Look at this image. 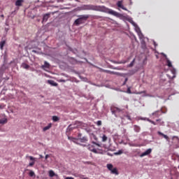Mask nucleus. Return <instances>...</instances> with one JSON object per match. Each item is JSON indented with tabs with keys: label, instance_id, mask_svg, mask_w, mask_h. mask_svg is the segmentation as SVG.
<instances>
[{
	"label": "nucleus",
	"instance_id": "obj_44",
	"mask_svg": "<svg viewBox=\"0 0 179 179\" xmlns=\"http://www.w3.org/2000/svg\"><path fill=\"white\" fill-rule=\"evenodd\" d=\"M65 179H74V178H73V177H66V178H65Z\"/></svg>",
	"mask_w": 179,
	"mask_h": 179
},
{
	"label": "nucleus",
	"instance_id": "obj_15",
	"mask_svg": "<svg viewBox=\"0 0 179 179\" xmlns=\"http://www.w3.org/2000/svg\"><path fill=\"white\" fill-rule=\"evenodd\" d=\"M157 134L159 135V136H163V138H165L166 141H169V137L168 136L164 134L163 133H162L160 131H158Z\"/></svg>",
	"mask_w": 179,
	"mask_h": 179
},
{
	"label": "nucleus",
	"instance_id": "obj_25",
	"mask_svg": "<svg viewBox=\"0 0 179 179\" xmlns=\"http://www.w3.org/2000/svg\"><path fill=\"white\" fill-rule=\"evenodd\" d=\"M22 67L24 69H29V65L27 64V63H22Z\"/></svg>",
	"mask_w": 179,
	"mask_h": 179
},
{
	"label": "nucleus",
	"instance_id": "obj_5",
	"mask_svg": "<svg viewBox=\"0 0 179 179\" xmlns=\"http://www.w3.org/2000/svg\"><path fill=\"white\" fill-rule=\"evenodd\" d=\"M117 6L125 11H127V8L126 7H124V6L123 5V0L121 1H118L117 2Z\"/></svg>",
	"mask_w": 179,
	"mask_h": 179
},
{
	"label": "nucleus",
	"instance_id": "obj_50",
	"mask_svg": "<svg viewBox=\"0 0 179 179\" xmlns=\"http://www.w3.org/2000/svg\"><path fill=\"white\" fill-rule=\"evenodd\" d=\"M127 118L128 120H131V116H127Z\"/></svg>",
	"mask_w": 179,
	"mask_h": 179
},
{
	"label": "nucleus",
	"instance_id": "obj_55",
	"mask_svg": "<svg viewBox=\"0 0 179 179\" xmlns=\"http://www.w3.org/2000/svg\"><path fill=\"white\" fill-rule=\"evenodd\" d=\"M1 17H4V15H1Z\"/></svg>",
	"mask_w": 179,
	"mask_h": 179
},
{
	"label": "nucleus",
	"instance_id": "obj_56",
	"mask_svg": "<svg viewBox=\"0 0 179 179\" xmlns=\"http://www.w3.org/2000/svg\"><path fill=\"white\" fill-rule=\"evenodd\" d=\"M32 52H36V50H32Z\"/></svg>",
	"mask_w": 179,
	"mask_h": 179
},
{
	"label": "nucleus",
	"instance_id": "obj_14",
	"mask_svg": "<svg viewBox=\"0 0 179 179\" xmlns=\"http://www.w3.org/2000/svg\"><path fill=\"white\" fill-rule=\"evenodd\" d=\"M157 134L159 135V136H163V138H165L166 141H169V137L168 136L164 134L163 133H162L160 131H158Z\"/></svg>",
	"mask_w": 179,
	"mask_h": 179
},
{
	"label": "nucleus",
	"instance_id": "obj_12",
	"mask_svg": "<svg viewBox=\"0 0 179 179\" xmlns=\"http://www.w3.org/2000/svg\"><path fill=\"white\" fill-rule=\"evenodd\" d=\"M134 130L135 132L139 133L141 130V128L140 127V126H138L137 124H134Z\"/></svg>",
	"mask_w": 179,
	"mask_h": 179
},
{
	"label": "nucleus",
	"instance_id": "obj_10",
	"mask_svg": "<svg viewBox=\"0 0 179 179\" xmlns=\"http://www.w3.org/2000/svg\"><path fill=\"white\" fill-rule=\"evenodd\" d=\"M161 112L162 110H156L155 112H153V113H152V115L155 116V117H159L162 115Z\"/></svg>",
	"mask_w": 179,
	"mask_h": 179
},
{
	"label": "nucleus",
	"instance_id": "obj_43",
	"mask_svg": "<svg viewBox=\"0 0 179 179\" xmlns=\"http://www.w3.org/2000/svg\"><path fill=\"white\" fill-rule=\"evenodd\" d=\"M50 157V156L48 155H46L45 157V159H48Z\"/></svg>",
	"mask_w": 179,
	"mask_h": 179
},
{
	"label": "nucleus",
	"instance_id": "obj_29",
	"mask_svg": "<svg viewBox=\"0 0 179 179\" xmlns=\"http://www.w3.org/2000/svg\"><path fill=\"white\" fill-rule=\"evenodd\" d=\"M52 121L56 122L59 121V117H58V116H52Z\"/></svg>",
	"mask_w": 179,
	"mask_h": 179
},
{
	"label": "nucleus",
	"instance_id": "obj_34",
	"mask_svg": "<svg viewBox=\"0 0 179 179\" xmlns=\"http://www.w3.org/2000/svg\"><path fill=\"white\" fill-rule=\"evenodd\" d=\"M29 176L30 177H34V176H35V173L32 171H30L29 173Z\"/></svg>",
	"mask_w": 179,
	"mask_h": 179
},
{
	"label": "nucleus",
	"instance_id": "obj_4",
	"mask_svg": "<svg viewBox=\"0 0 179 179\" xmlns=\"http://www.w3.org/2000/svg\"><path fill=\"white\" fill-rule=\"evenodd\" d=\"M26 158H28L31 162L29 163L28 166L33 167L36 164V158L29 155H27Z\"/></svg>",
	"mask_w": 179,
	"mask_h": 179
},
{
	"label": "nucleus",
	"instance_id": "obj_38",
	"mask_svg": "<svg viewBox=\"0 0 179 179\" xmlns=\"http://www.w3.org/2000/svg\"><path fill=\"white\" fill-rule=\"evenodd\" d=\"M102 71L103 73H108V74L110 73V70L102 69Z\"/></svg>",
	"mask_w": 179,
	"mask_h": 179
},
{
	"label": "nucleus",
	"instance_id": "obj_57",
	"mask_svg": "<svg viewBox=\"0 0 179 179\" xmlns=\"http://www.w3.org/2000/svg\"><path fill=\"white\" fill-rule=\"evenodd\" d=\"M83 179H88V178H83Z\"/></svg>",
	"mask_w": 179,
	"mask_h": 179
},
{
	"label": "nucleus",
	"instance_id": "obj_2",
	"mask_svg": "<svg viewBox=\"0 0 179 179\" xmlns=\"http://www.w3.org/2000/svg\"><path fill=\"white\" fill-rule=\"evenodd\" d=\"M90 15H78V18L74 21V24L76 26H79L80 24H84L90 18Z\"/></svg>",
	"mask_w": 179,
	"mask_h": 179
},
{
	"label": "nucleus",
	"instance_id": "obj_39",
	"mask_svg": "<svg viewBox=\"0 0 179 179\" xmlns=\"http://www.w3.org/2000/svg\"><path fill=\"white\" fill-rule=\"evenodd\" d=\"M96 125L97 126H101L102 125V122H101V120H98L97 122H96Z\"/></svg>",
	"mask_w": 179,
	"mask_h": 179
},
{
	"label": "nucleus",
	"instance_id": "obj_20",
	"mask_svg": "<svg viewBox=\"0 0 179 179\" xmlns=\"http://www.w3.org/2000/svg\"><path fill=\"white\" fill-rule=\"evenodd\" d=\"M110 74H111V75H116V76H122L121 73L117 72V71H110Z\"/></svg>",
	"mask_w": 179,
	"mask_h": 179
},
{
	"label": "nucleus",
	"instance_id": "obj_40",
	"mask_svg": "<svg viewBox=\"0 0 179 179\" xmlns=\"http://www.w3.org/2000/svg\"><path fill=\"white\" fill-rule=\"evenodd\" d=\"M138 34H139V32H141V29L139 27H137L136 29Z\"/></svg>",
	"mask_w": 179,
	"mask_h": 179
},
{
	"label": "nucleus",
	"instance_id": "obj_45",
	"mask_svg": "<svg viewBox=\"0 0 179 179\" xmlns=\"http://www.w3.org/2000/svg\"><path fill=\"white\" fill-rule=\"evenodd\" d=\"M4 108V105H0V109Z\"/></svg>",
	"mask_w": 179,
	"mask_h": 179
},
{
	"label": "nucleus",
	"instance_id": "obj_31",
	"mask_svg": "<svg viewBox=\"0 0 179 179\" xmlns=\"http://www.w3.org/2000/svg\"><path fill=\"white\" fill-rule=\"evenodd\" d=\"M138 36L140 39H143V38H144V36L142 32H138Z\"/></svg>",
	"mask_w": 179,
	"mask_h": 179
},
{
	"label": "nucleus",
	"instance_id": "obj_28",
	"mask_svg": "<svg viewBox=\"0 0 179 179\" xmlns=\"http://www.w3.org/2000/svg\"><path fill=\"white\" fill-rule=\"evenodd\" d=\"M8 122V119H0V124H4Z\"/></svg>",
	"mask_w": 179,
	"mask_h": 179
},
{
	"label": "nucleus",
	"instance_id": "obj_36",
	"mask_svg": "<svg viewBox=\"0 0 179 179\" xmlns=\"http://www.w3.org/2000/svg\"><path fill=\"white\" fill-rule=\"evenodd\" d=\"M131 89V87H128L127 91V94H132Z\"/></svg>",
	"mask_w": 179,
	"mask_h": 179
},
{
	"label": "nucleus",
	"instance_id": "obj_42",
	"mask_svg": "<svg viewBox=\"0 0 179 179\" xmlns=\"http://www.w3.org/2000/svg\"><path fill=\"white\" fill-rule=\"evenodd\" d=\"M59 83H66V80H59Z\"/></svg>",
	"mask_w": 179,
	"mask_h": 179
},
{
	"label": "nucleus",
	"instance_id": "obj_1",
	"mask_svg": "<svg viewBox=\"0 0 179 179\" xmlns=\"http://www.w3.org/2000/svg\"><path fill=\"white\" fill-rule=\"evenodd\" d=\"M82 10H94V11H102L103 6H95L92 4L83 5L81 6Z\"/></svg>",
	"mask_w": 179,
	"mask_h": 179
},
{
	"label": "nucleus",
	"instance_id": "obj_22",
	"mask_svg": "<svg viewBox=\"0 0 179 179\" xmlns=\"http://www.w3.org/2000/svg\"><path fill=\"white\" fill-rule=\"evenodd\" d=\"M82 136H83V134H78V139L73 138V142H74V143H76V144H78V143H77V142H76V141H79V140H80V138H81V137H82Z\"/></svg>",
	"mask_w": 179,
	"mask_h": 179
},
{
	"label": "nucleus",
	"instance_id": "obj_58",
	"mask_svg": "<svg viewBox=\"0 0 179 179\" xmlns=\"http://www.w3.org/2000/svg\"><path fill=\"white\" fill-rule=\"evenodd\" d=\"M178 169H179V166H178Z\"/></svg>",
	"mask_w": 179,
	"mask_h": 179
},
{
	"label": "nucleus",
	"instance_id": "obj_54",
	"mask_svg": "<svg viewBox=\"0 0 179 179\" xmlns=\"http://www.w3.org/2000/svg\"><path fill=\"white\" fill-rule=\"evenodd\" d=\"M128 80V78H125V83H127Z\"/></svg>",
	"mask_w": 179,
	"mask_h": 179
},
{
	"label": "nucleus",
	"instance_id": "obj_53",
	"mask_svg": "<svg viewBox=\"0 0 179 179\" xmlns=\"http://www.w3.org/2000/svg\"><path fill=\"white\" fill-rule=\"evenodd\" d=\"M39 157H40V159H43V156L41 155H39Z\"/></svg>",
	"mask_w": 179,
	"mask_h": 179
},
{
	"label": "nucleus",
	"instance_id": "obj_24",
	"mask_svg": "<svg viewBox=\"0 0 179 179\" xmlns=\"http://www.w3.org/2000/svg\"><path fill=\"white\" fill-rule=\"evenodd\" d=\"M110 173L112 174H115V175H118L119 174L118 171L116 168L113 169L112 171H110Z\"/></svg>",
	"mask_w": 179,
	"mask_h": 179
},
{
	"label": "nucleus",
	"instance_id": "obj_21",
	"mask_svg": "<svg viewBox=\"0 0 179 179\" xmlns=\"http://www.w3.org/2000/svg\"><path fill=\"white\" fill-rule=\"evenodd\" d=\"M110 74H111V75H116V76H122L121 73L117 72V71H110Z\"/></svg>",
	"mask_w": 179,
	"mask_h": 179
},
{
	"label": "nucleus",
	"instance_id": "obj_52",
	"mask_svg": "<svg viewBox=\"0 0 179 179\" xmlns=\"http://www.w3.org/2000/svg\"><path fill=\"white\" fill-rule=\"evenodd\" d=\"M114 69H115V70H120V69H119L118 67H115Z\"/></svg>",
	"mask_w": 179,
	"mask_h": 179
},
{
	"label": "nucleus",
	"instance_id": "obj_30",
	"mask_svg": "<svg viewBox=\"0 0 179 179\" xmlns=\"http://www.w3.org/2000/svg\"><path fill=\"white\" fill-rule=\"evenodd\" d=\"M136 59H133L131 63L128 65V67H133L134 65V62H135Z\"/></svg>",
	"mask_w": 179,
	"mask_h": 179
},
{
	"label": "nucleus",
	"instance_id": "obj_11",
	"mask_svg": "<svg viewBox=\"0 0 179 179\" xmlns=\"http://www.w3.org/2000/svg\"><path fill=\"white\" fill-rule=\"evenodd\" d=\"M88 150H90L91 152H94V153H97V150L96 149H95L94 145H88Z\"/></svg>",
	"mask_w": 179,
	"mask_h": 179
},
{
	"label": "nucleus",
	"instance_id": "obj_47",
	"mask_svg": "<svg viewBox=\"0 0 179 179\" xmlns=\"http://www.w3.org/2000/svg\"><path fill=\"white\" fill-rule=\"evenodd\" d=\"M146 120H147L148 122H150V123H151L152 121V120H151V119H146Z\"/></svg>",
	"mask_w": 179,
	"mask_h": 179
},
{
	"label": "nucleus",
	"instance_id": "obj_6",
	"mask_svg": "<svg viewBox=\"0 0 179 179\" xmlns=\"http://www.w3.org/2000/svg\"><path fill=\"white\" fill-rule=\"evenodd\" d=\"M111 113L114 115H116L117 113H121L122 110V109H120V108H116L115 106H113L110 108Z\"/></svg>",
	"mask_w": 179,
	"mask_h": 179
},
{
	"label": "nucleus",
	"instance_id": "obj_9",
	"mask_svg": "<svg viewBox=\"0 0 179 179\" xmlns=\"http://www.w3.org/2000/svg\"><path fill=\"white\" fill-rule=\"evenodd\" d=\"M24 2V0H16L15 6L17 7L22 6V3Z\"/></svg>",
	"mask_w": 179,
	"mask_h": 179
},
{
	"label": "nucleus",
	"instance_id": "obj_8",
	"mask_svg": "<svg viewBox=\"0 0 179 179\" xmlns=\"http://www.w3.org/2000/svg\"><path fill=\"white\" fill-rule=\"evenodd\" d=\"M152 149H148L145 152H143L141 155V157H145V156H147V155H149L152 153Z\"/></svg>",
	"mask_w": 179,
	"mask_h": 179
},
{
	"label": "nucleus",
	"instance_id": "obj_19",
	"mask_svg": "<svg viewBox=\"0 0 179 179\" xmlns=\"http://www.w3.org/2000/svg\"><path fill=\"white\" fill-rule=\"evenodd\" d=\"M6 45V41H1L0 42V50H3V47Z\"/></svg>",
	"mask_w": 179,
	"mask_h": 179
},
{
	"label": "nucleus",
	"instance_id": "obj_3",
	"mask_svg": "<svg viewBox=\"0 0 179 179\" xmlns=\"http://www.w3.org/2000/svg\"><path fill=\"white\" fill-rule=\"evenodd\" d=\"M107 13L111 15H113L116 17H122V14L113 10V9H110V8H107Z\"/></svg>",
	"mask_w": 179,
	"mask_h": 179
},
{
	"label": "nucleus",
	"instance_id": "obj_23",
	"mask_svg": "<svg viewBox=\"0 0 179 179\" xmlns=\"http://www.w3.org/2000/svg\"><path fill=\"white\" fill-rule=\"evenodd\" d=\"M51 127H52V124H50L48 126H45V127H43V131H46L49 130Z\"/></svg>",
	"mask_w": 179,
	"mask_h": 179
},
{
	"label": "nucleus",
	"instance_id": "obj_17",
	"mask_svg": "<svg viewBox=\"0 0 179 179\" xmlns=\"http://www.w3.org/2000/svg\"><path fill=\"white\" fill-rule=\"evenodd\" d=\"M79 141H80V143H85L87 141H88V138H87V137L84 136L81 138H79Z\"/></svg>",
	"mask_w": 179,
	"mask_h": 179
},
{
	"label": "nucleus",
	"instance_id": "obj_35",
	"mask_svg": "<svg viewBox=\"0 0 179 179\" xmlns=\"http://www.w3.org/2000/svg\"><path fill=\"white\" fill-rule=\"evenodd\" d=\"M114 63L117 64H126V61L115 62Z\"/></svg>",
	"mask_w": 179,
	"mask_h": 179
},
{
	"label": "nucleus",
	"instance_id": "obj_32",
	"mask_svg": "<svg viewBox=\"0 0 179 179\" xmlns=\"http://www.w3.org/2000/svg\"><path fill=\"white\" fill-rule=\"evenodd\" d=\"M108 141V137L106 135H103L102 136V142H106Z\"/></svg>",
	"mask_w": 179,
	"mask_h": 179
},
{
	"label": "nucleus",
	"instance_id": "obj_51",
	"mask_svg": "<svg viewBox=\"0 0 179 179\" xmlns=\"http://www.w3.org/2000/svg\"><path fill=\"white\" fill-rule=\"evenodd\" d=\"M143 93H145V91H143V92H138V94H142Z\"/></svg>",
	"mask_w": 179,
	"mask_h": 179
},
{
	"label": "nucleus",
	"instance_id": "obj_48",
	"mask_svg": "<svg viewBox=\"0 0 179 179\" xmlns=\"http://www.w3.org/2000/svg\"><path fill=\"white\" fill-rule=\"evenodd\" d=\"M162 121V119H157L156 122H161Z\"/></svg>",
	"mask_w": 179,
	"mask_h": 179
},
{
	"label": "nucleus",
	"instance_id": "obj_41",
	"mask_svg": "<svg viewBox=\"0 0 179 179\" xmlns=\"http://www.w3.org/2000/svg\"><path fill=\"white\" fill-rule=\"evenodd\" d=\"M151 124H152L153 125H157V123H156V122H154V120H152Z\"/></svg>",
	"mask_w": 179,
	"mask_h": 179
},
{
	"label": "nucleus",
	"instance_id": "obj_7",
	"mask_svg": "<svg viewBox=\"0 0 179 179\" xmlns=\"http://www.w3.org/2000/svg\"><path fill=\"white\" fill-rule=\"evenodd\" d=\"M50 15H51L50 13H45V15H43L42 23L46 22L48 20V19L50 17Z\"/></svg>",
	"mask_w": 179,
	"mask_h": 179
},
{
	"label": "nucleus",
	"instance_id": "obj_18",
	"mask_svg": "<svg viewBox=\"0 0 179 179\" xmlns=\"http://www.w3.org/2000/svg\"><path fill=\"white\" fill-rule=\"evenodd\" d=\"M48 83L52 86L57 87L58 85L57 83H55L52 80H48Z\"/></svg>",
	"mask_w": 179,
	"mask_h": 179
},
{
	"label": "nucleus",
	"instance_id": "obj_27",
	"mask_svg": "<svg viewBox=\"0 0 179 179\" xmlns=\"http://www.w3.org/2000/svg\"><path fill=\"white\" fill-rule=\"evenodd\" d=\"M166 64L169 67H173L172 62L170 59H166Z\"/></svg>",
	"mask_w": 179,
	"mask_h": 179
},
{
	"label": "nucleus",
	"instance_id": "obj_13",
	"mask_svg": "<svg viewBox=\"0 0 179 179\" xmlns=\"http://www.w3.org/2000/svg\"><path fill=\"white\" fill-rule=\"evenodd\" d=\"M157 134L159 135V136H163V138H165L166 141H169V137L168 136L164 134L163 133H162L160 131H158Z\"/></svg>",
	"mask_w": 179,
	"mask_h": 179
},
{
	"label": "nucleus",
	"instance_id": "obj_49",
	"mask_svg": "<svg viewBox=\"0 0 179 179\" xmlns=\"http://www.w3.org/2000/svg\"><path fill=\"white\" fill-rule=\"evenodd\" d=\"M93 144H95L96 145H97V146L100 147V145H99V144H98V143H96L93 142Z\"/></svg>",
	"mask_w": 179,
	"mask_h": 179
},
{
	"label": "nucleus",
	"instance_id": "obj_46",
	"mask_svg": "<svg viewBox=\"0 0 179 179\" xmlns=\"http://www.w3.org/2000/svg\"><path fill=\"white\" fill-rule=\"evenodd\" d=\"M146 120H147L148 122H150V123H151L152 121V120H151V119H146Z\"/></svg>",
	"mask_w": 179,
	"mask_h": 179
},
{
	"label": "nucleus",
	"instance_id": "obj_37",
	"mask_svg": "<svg viewBox=\"0 0 179 179\" xmlns=\"http://www.w3.org/2000/svg\"><path fill=\"white\" fill-rule=\"evenodd\" d=\"M122 154H123V151L122 150H119L118 152L115 153V155H120Z\"/></svg>",
	"mask_w": 179,
	"mask_h": 179
},
{
	"label": "nucleus",
	"instance_id": "obj_33",
	"mask_svg": "<svg viewBox=\"0 0 179 179\" xmlns=\"http://www.w3.org/2000/svg\"><path fill=\"white\" fill-rule=\"evenodd\" d=\"M49 176L50 177H54L55 176V172L53 171H49Z\"/></svg>",
	"mask_w": 179,
	"mask_h": 179
},
{
	"label": "nucleus",
	"instance_id": "obj_26",
	"mask_svg": "<svg viewBox=\"0 0 179 179\" xmlns=\"http://www.w3.org/2000/svg\"><path fill=\"white\" fill-rule=\"evenodd\" d=\"M106 167L110 171H111L113 169V165L111 164H107Z\"/></svg>",
	"mask_w": 179,
	"mask_h": 179
},
{
	"label": "nucleus",
	"instance_id": "obj_16",
	"mask_svg": "<svg viewBox=\"0 0 179 179\" xmlns=\"http://www.w3.org/2000/svg\"><path fill=\"white\" fill-rule=\"evenodd\" d=\"M50 66V64L47 61H45L44 64L42 65L43 69H44V68L49 69Z\"/></svg>",
	"mask_w": 179,
	"mask_h": 179
}]
</instances>
